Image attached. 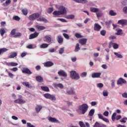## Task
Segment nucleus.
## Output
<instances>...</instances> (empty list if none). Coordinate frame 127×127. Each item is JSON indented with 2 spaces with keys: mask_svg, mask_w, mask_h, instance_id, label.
<instances>
[{
  "mask_svg": "<svg viewBox=\"0 0 127 127\" xmlns=\"http://www.w3.org/2000/svg\"><path fill=\"white\" fill-rule=\"evenodd\" d=\"M89 109V106L87 104H83L81 105H79L77 107L76 110L77 113L80 115H85Z\"/></svg>",
  "mask_w": 127,
  "mask_h": 127,
  "instance_id": "obj_1",
  "label": "nucleus"
},
{
  "mask_svg": "<svg viewBox=\"0 0 127 127\" xmlns=\"http://www.w3.org/2000/svg\"><path fill=\"white\" fill-rule=\"evenodd\" d=\"M70 77L72 80H79L80 79V75L75 70L70 71Z\"/></svg>",
  "mask_w": 127,
  "mask_h": 127,
  "instance_id": "obj_2",
  "label": "nucleus"
},
{
  "mask_svg": "<svg viewBox=\"0 0 127 127\" xmlns=\"http://www.w3.org/2000/svg\"><path fill=\"white\" fill-rule=\"evenodd\" d=\"M40 16V14L38 13H35L31 15H30L28 18L29 20L33 21L35 20V19H37V18H38Z\"/></svg>",
  "mask_w": 127,
  "mask_h": 127,
  "instance_id": "obj_3",
  "label": "nucleus"
},
{
  "mask_svg": "<svg viewBox=\"0 0 127 127\" xmlns=\"http://www.w3.org/2000/svg\"><path fill=\"white\" fill-rule=\"evenodd\" d=\"M44 97H45L46 99H49L51 101H56V97H55V95H51L49 93L44 94Z\"/></svg>",
  "mask_w": 127,
  "mask_h": 127,
  "instance_id": "obj_4",
  "label": "nucleus"
},
{
  "mask_svg": "<svg viewBox=\"0 0 127 127\" xmlns=\"http://www.w3.org/2000/svg\"><path fill=\"white\" fill-rule=\"evenodd\" d=\"M123 84H127V80L122 77L119 78L117 80V84L123 86Z\"/></svg>",
  "mask_w": 127,
  "mask_h": 127,
  "instance_id": "obj_5",
  "label": "nucleus"
},
{
  "mask_svg": "<svg viewBox=\"0 0 127 127\" xmlns=\"http://www.w3.org/2000/svg\"><path fill=\"white\" fill-rule=\"evenodd\" d=\"M59 10L60 12H61V14H62V15L63 14H66L67 13V10H66V8L64 6H61L59 8Z\"/></svg>",
  "mask_w": 127,
  "mask_h": 127,
  "instance_id": "obj_6",
  "label": "nucleus"
},
{
  "mask_svg": "<svg viewBox=\"0 0 127 127\" xmlns=\"http://www.w3.org/2000/svg\"><path fill=\"white\" fill-rule=\"evenodd\" d=\"M111 47H113L114 49H118L119 48V44L110 42L109 45V48L111 49Z\"/></svg>",
  "mask_w": 127,
  "mask_h": 127,
  "instance_id": "obj_7",
  "label": "nucleus"
},
{
  "mask_svg": "<svg viewBox=\"0 0 127 127\" xmlns=\"http://www.w3.org/2000/svg\"><path fill=\"white\" fill-rule=\"evenodd\" d=\"M22 72L24 74H28V75H31V74H32V72H31L30 69H29L27 67H23Z\"/></svg>",
  "mask_w": 127,
  "mask_h": 127,
  "instance_id": "obj_8",
  "label": "nucleus"
},
{
  "mask_svg": "<svg viewBox=\"0 0 127 127\" xmlns=\"http://www.w3.org/2000/svg\"><path fill=\"white\" fill-rule=\"evenodd\" d=\"M66 94H67V95H76V93H75L74 89L71 87L67 88Z\"/></svg>",
  "mask_w": 127,
  "mask_h": 127,
  "instance_id": "obj_9",
  "label": "nucleus"
},
{
  "mask_svg": "<svg viewBox=\"0 0 127 127\" xmlns=\"http://www.w3.org/2000/svg\"><path fill=\"white\" fill-rule=\"evenodd\" d=\"M44 41L47 42V43H53L51 41V36L47 35L44 37Z\"/></svg>",
  "mask_w": 127,
  "mask_h": 127,
  "instance_id": "obj_10",
  "label": "nucleus"
},
{
  "mask_svg": "<svg viewBox=\"0 0 127 127\" xmlns=\"http://www.w3.org/2000/svg\"><path fill=\"white\" fill-rule=\"evenodd\" d=\"M102 28V26L98 23L94 24V30L95 31H100L101 29Z\"/></svg>",
  "mask_w": 127,
  "mask_h": 127,
  "instance_id": "obj_11",
  "label": "nucleus"
},
{
  "mask_svg": "<svg viewBox=\"0 0 127 127\" xmlns=\"http://www.w3.org/2000/svg\"><path fill=\"white\" fill-rule=\"evenodd\" d=\"M38 35H39V33L36 32L29 35V39H34V38H36Z\"/></svg>",
  "mask_w": 127,
  "mask_h": 127,
  "instance_id": "obj_12",
  "label": "nucleus"
},
{
  "mask_svg": "<svg viewBox=\"0 0 127 127\" xmlns=\"http://www.w3.org/2000/svg\"><path fill=\"white\" fill-rule=\"evenodd\" d=\"M102 73L101 72H94L92 74V78H100Z\"/></svg>",
  "mask_w": 127,
  "mask_h": 127,
  "instance_id": "obj_13",
  "label": "nucleus"
},
{
  "mask_svg": "<svg viewBox=\"0 0 127 127\" xmlns=\"http://www.w3.org/2000/svg\"><path fill=\"white\" fill-rule=\"evenodd\" d=\"M53 65H54V63L50 61L44 63V65L45 67H51L52 66H53Z\"/></svg>",
  "mask_w": 127,
  "mask_h": 127,
  "instance_id": "obj_14",
  "label": "nucleus"
},
{
  "mask_svg": "<svg viewBox=\"0 0 127 127\" xmlns=\"http://www.w3.org/2000/svg\"><path fill=\"white\" fill-rule=\"evenodd\" d=\"M14 102L16 104H25V101L23 100L22 99H21V98L17 99L14 100Z\"/></svg>",
  "mask_w": 127,
  "mask_h": 127,
  "instance_id": "obj_15",
  "label": "nucleus"
},
{
  "mask_svg": "<svg viewBox=\"0 0 127 127\" xmlns=\"http://www.w3.org/2000/svg\"><path fill=\"white\" fill-rule=\"evenodd\" d=\"M5 64L7 66H12V67H14L18 65V64H17V63H13V62H11V63L5 62Z\"/></svg>",
  "mask_w": 127,
  "mask_h": 127,
  "instance_id": "obj_16",
  "label": "nucleus"
},
{
  "mask_svg": "<svg viewBox=\"0 0 127 127\" xmlns=\"http://www.w3.org/2000/svg\"><path fill=\"white\" fill-rule=\"evenodd\" d=\"M59 76H62L63 77H67V73L63 70H61L58 72Z\"/></svg>",
  "mask_w": 127,
  "mask_h": 127,
  "instance_id": "obj_17",
  "label": "nucleus"
},
{
  "mask_svg": "<svg viewBox=\"0 0 127 127\" xmlns=\"http://www.w3.org/2000/svg\"><path fill=\"white\" fill-rule=\"evenodd\" d=\"M118 24H122V25H127V20L121 19L118 21Z\"/></svg>",
  "mask_w": 127,
  "mask_h": 127,
  "instance_id": "obj_18",
  "label": "nucleus"
},
{
  "mask_svg": "<svg viewBox=\"0 0 127 127\" xmlns=\"http://www.w3.org/2000/svg\"><path fill=\"white\" fill-rule=\"evenodd\" d=\"M57 41H58V43H59V44H62V43H63L64 41L63 37H62L61 35H59L58 36Z\"/></svg>",
  "mask_w": 127,
  "mask_h": 127,
  "instance_id": "obj_19",
  "label": "nucleus"
},
{
  "mask_svg": "<svg viewBox=\"0 0 127 127\" xmlns=\"http://www.w3.org/2000/svg\"><path fill=\"white\" fill-rule=\"evenodd\" d=\"M17 56V53L16 52H11L10 54V55L8 56V58L9 59H11L12 58H14V57H16Z\"/></svg>",
  "mask_w": 127,
  "mask_h": 127,
  "instance_id": "obj_20",
  "label": "nucleus"
},
{
  "mask_svg": "<svg viewBox=\"0 0 127 127\" xmlns=\"http://www.w3.org/2000/svg\"><path fill=\"white\" fill-rule=\"evenodd\" d=\"M35 28H36L37 30H38V31H41V30H44L45 29V27L44 26H40L38 25H36L35 26Z\"/></svg>",
  "mask_w": 127,
  "mask_h": 127,
  "instance_id": "obj_21",
  "label": "nucleus"
},
{
  "mask_svg": "<svg viewBox=\"0 0 127 127\" xmlns=\"http://www.w3.org/2000/svg\"><path fill=\"white\" fill-rule=\"evenodd\" d=\"M87 39H81L79 40V43H80L81 45H86L87 43Z\"/></svg>",
  "mask_w": 127,
  "mask_h": 127,
  "instance_id": "obj_22",
  "label": "nucleus"
},
{
  "mask_svg": "<svg viewBox=\"0 0 127 127\" xmlns=\"http://www.w3.org/2000/svg\"><path fill=\"white\" fill-rule=\"evenodd\" d=\"M48 120L49 122H51V123H59V121L57 120L56 118H52V117H49L48 118Z\"/></svg>",
  "mask_w": 127,
  "mask_h": 127,
  "instance_id": "obj_23",
  "label": "nucleus"
},
{
  "mask_svg": "<svg viewBox=\"0 0 127 127\" xmlns=\"http://www.w3.org/2000/svg\"><path fill=\"white\" fill-rule=\"evenodd\" d=\"M42 110V106L37 105L35 107V111L37 114H38Z\"/></svg>",
  "mask_w": 127,
  "mask_h": 127,
  "instance_id": "obj_24",
  "label": "nucleus"
},
{
  "mask_svg": "<svg viewBox=\"0 0 127 127\" xmlns=\"http://www.w3.org/2000/svg\"><path fill=\"white\" fill-rule=\"evenodd\" d=\"M93 127H107V125L105 124L100 125V123L96 122Z\"/></svg>",
  "mask_w": 127,
  "mask_h": 127,
  "instance_id": "obj_25",
  "label": "nucleus"
},
{
  "mask_svg": "<svg viewBox=\"0 0 127 127\" xmlns=\"http://www.w3.org/2000/svg\"><path fill=\"white\" fill-rule=\"evenodd\" d=\"M90 11L91 12H94L96 13V12H99V11H100V9H99V8H95V7H90Z\"/></svg>",
  "mask_w": 127,
  "mask_h": 127,
  "instance_id": "obj_26",
  "label": "nucleus"
},
{
  "mask_svg": "<svg viewBox=\"0 0 127 127\" xmlns=\"http://www.w3.org/2000/svg\"><path fill=\"white\" fill-rule=\"evenodd\" d=\"M116 30L117 32L115 34L116 35H122V34H123V30H122L120 28H117V29H116Z\"/></svg>",
  "mask_w": 127,
  "mask_h": 127,
  "instance_id": "obj_27",
  "label": "nucleus"
},
{
  "mask_svg": "<svg viewBox=\"0 0 127 127\" xmlns=\"http://www.w3.org/2000/svg\"><path fill=\"white\" fill-rule=\"evenodd\" d=\"M8 49L6 48H0V55H1V54H3L5 52H6V51H8Z\"/></svg>",
  "mask_w": 127,
  "mask_h": 127,
  "instance_id": "obj_28",
  "label": "nucleus"
},
{
  "mask_svg": "<svg viewBox=\"0 0 127 127\" xmlns=\"http://www.w3.org/2000/svg\"><path fill=\"white\" fill-rule=\"evenodd\" d=\"M36 80L37 82L41 83V82L43 81V78H42V77H41V76H37L36 77Z\"/></svg>",
  "mask_w": 127,
  "mask_h": 127,
  "instance_id": "obj_29",
  "label": "nucleus"
},
{
  "mask_svg": "<svg viewBox=\"0 0 127 127\" xmlns=\"http://www.w3.org/2000/svg\"><path fill=\"white\" fill-rule=\"evenodd\" d=\"M114 55H115V56H116V57H117V58H120L122 59L123 58V55H122V54H121V53H118V52H114Z\"/></svg>",
  "mask_w": 127,
  "mask_h": 127,
  "instance_id": "obj_30",
  "label": "nucleus"
},
{
  "mask_svg": "<svg viewBox=\"0 0 127 127\" xmlns=\"http://www.w3.org/2000/svg\"><path fill=\"white\" fill-rule=\"evenodd\" d=\"M37 21H43V22H47V19L44 17H40L37 19Z\"/></svg>",
  "mask_w": 127,
  "mask_h": 127,
  "instance_id": "obj_31",
  "label": "nucleus"
},
{
  "mask_svg": "<svg viewBox=\"0 0 127 127\" xmlns=\"http://www.w3.org/2000/svg\"><path fill=\"white\" fill-rule=\"evenodd\" d=\"M76 2H78L79 3H87V0H74Z\"/></svg>",
  "mask_w": 127,
  "mask_h": 127,
  "instance_id": "obj_32",
  "label": "nucleus"
},
{
  "mask_svg": "<svg viewBox=\"0 0 127 127\" xmlns=\"http://www.w3.org/2000/svg\"><path fill=\"white\" fill-rule=\"evenodd\" d=\"M109 14L111 16H116L117 15V12H115L113 10H111L109 11Z\"/></svg>",
  "mask_w": 127,
  "mask_h": 127,
  "instance_id": "obj_33",
  "label": "nucleus"
},
{
  "mask_svg": "<svg viewBox=\"0 0 127 127\" xmlns=\"http://www.w3.org/2000/svg\"><path fill=\"white\" fill-rule=\"evenodd\" d=\"M48 46H49V44L44 43V44H42V45H41L40 47L41 49H45V48H47V47H48Z\"/></svg>",
  "mask_w": 127,
  "mask_h": 127,
  "instance_id": "obj_34",
  "label": "nucleus"
},
{
  "mask_svg": "<svg viewBox=\"0 0 127 127\" xmlns=\"http://www.w3.org/2000/svg\"><path fill=\"white\" fill-rule=\"evenodd\" d=\"M55 88H60V89H63L64 88L63 84L62 83L55 84Z\"/></svg>",
  "mask_w": 127,
  "mask_h": 127,
  "instance_id": "obj_35",
  "label": "nucleus"
},
{
  "mask_svg": "<svg viewBox=\"0 0 127 127\" xmlns=\"http://www.w3.org/2000/svg\"><path fill=\"white\" fill-rule=\"evenodd\" d=\"M67 19H74L75 18V15L74 14H70L66 16Z\"/></svg>",
  "mask_w": 127,
  "mask_h": 127,
  "instance_id": "obj_36",
  "label": "nucleus"
},
{
  "mask_svg": "<svg viewBox=\"0 0 127 127\" xmlns=\"http://www.w3.org/2000/svg\"><path fill=\"white\" fill-rule=\"evenodd\" d=\"M94 114H95V109H91L89 111L88 115L90 117H93V116H94Z\"/></svg>",
  "mask_w": 127,
  "mask_h": 127,
  "instance_id": "obj_37",
  "label": "nucleus"
},
{
  "mask_svg": "<svg viewBox=\"0 0 127 127\" xmlns=\"http://www.w3.org/2000/svg\"><path fill=\"white\" fill-rule=\"evenodd\" d=\"M41 89L43 91H45V92H49V88L47 86H41Z\"/></svg>",
  "mask_w": 127,
  "mask_h": 127,
  "instance_id": "obj_38",
  "label": "nucleus"
},
{
  "mask_svg": "<svg viewBox=\"0 0 127 127\" xmlns=\"http://www.w3.org/2000/svg\"><path fill=\"white\" fill-rule=\"evenodd\" d=\"M54 15L58 16V15H62L60 11H54L53 13Z\"/></svg>",
  "mask_w": 127,
  "mask_h": 127,
  "instance_id": "obj_39",
  "label": "nucleus"
},
{
  "mask_svg": "<svg viewBox=\"0 0 127 127\" xmlns=\"http://www.w3.org/2000/svg\"><path fill=\"white\" fill-rule=\"evenodd\" d=\"M22 85L25 86V87H27V88H30V84L29 82H22Z\"/></svg>",
  "mask_w": 127,
  "mask_h": 127,
  "instance_id": "obj_40",
  "label": "nucleus"
},
{
  "mask_svg": "<svg viewBox=\"0 0 127 127\" xmlns=\"http://www.w3.org/2000/svg\"><path fill=\"white\" fill-rule=\"evenodd\" d=\"M102 94L103 97H108L109 96V92H108V90H104Z\"/></svg>",
  "mask_w": 127,
  "mask_h": 127,
  "instance_id": "obj_41",
  "label": "nucleus"
},
{
  "mask_svg": "<svg viewBox=\"0 0 127 127\" xmlns=\"http://www.w3.org/2000/svg\"><path fill=\"white\" fill-rule=\"evenodd\" d=\"M80 50V45L79 44H77L75 46L74 51L75 52H78Z\"/></svg>",
  "mask_w": 127,
  "mask_h": 127,
  "instance_id": "obj_42",
  "label": "nucleus"
},
{
  "mask_svg": "<svg viewBox=\"0 0 127 127\" xmlns=\"http://www.w3.org/2000/svg\"><path fill=\"white\" fill-rule=\"evenodd\" d=\"M13 20H16V21H19L20 20V17H19L18 16H14L12 17Z\"/></svg>",
  "mask_w": 127,
  "mask_h": 127,
  "instance_id": "obj_43",
  "label": "nucleus"
},
{
  "mask_svg": "<svg viewBox=\"0 0 127 127\" xmlns=\"http://www.w3.org/2000/svg\"><path fill=\"white\" fill-rule=\"evenodd\" d=\"M4 33H5V30H4L3 28H1L0 29V34L1 36H3Z\"/></svg>",
  "mask_w": 127,
  "mask_h": 127,
  "instance_id": "obj_44",
  "label": "nucleus"
},
{
  "mask_svg": "<svg viewBox=\"0 0 127 127\" xmlns=\"http://www.w3.org/2000/svg\"><path fill=\"white\" fill-rule=\"evenodd\" d=\"M22 12L24 15H27V13H28V10H27V9H22Z\"/></svg>",
  "mask_w": 127,
  "mask_h": 127,
  "instance_id": "obj_45",
  "label": "nucleus"
},
{
  "mask_svg": "<svg viewBox=\"0 0 127 127\" xmlns=\"http://www.w3.org/2000/svg\"><path fill=\"white\" fill-rule=\"evenodd\" d=\"M64 48L63 47V48H61L59 50V54H63V53H64Z\"/></svg>",
  "mask_w": 127,
  "mask_h": 127,
  "instance_id": "obj_46",
  "label": "nucleus"
},
{
  "mask_svg": "<svg viewBox=\"0 0 127 127\" xmlns=\"http://www.w3.org/2000/svg\"><path fill=\"white\" fill-rule=\"evenodd\" d=\"M36 46H34L33 47L32 44L29 45L27 46V48L28 49H34V48H36Z\"/></svg>",
  "mask_w": 127,
  "mask_h": 127,
  "instance_id": "obj_47",
  "label": "nucleus"
},
{
  "mask_svg": "<svg viewBox=\"0 0 127 127\" xmlns=\"http://www.w3.org/2000/svg\"><path fill=\"white\" fill-rule=\"evenodd\" d=\"M75 36L76 37V38H82L83 36L81 35V33H76L75 34Z\"/></svg>",
  "mask_w": 127,
  "mask_h": 127,
  "instance_id": "obj_48",
  "label": "nucleus"
},
{
  "mask_svg": "<svg viewBox=\"0 0 127 127\" xmlns=\"http://www.w3.org/2000/svg\"><path fill=\"white\" fill-rule=\"evenodd\" d=\"M116 116H117V113L116 112L114 113L112 116V120L113 122L116 120Z\"/></svg>",
  "mask_w": 127,
  "mask_h": 127,
  "instance_id": "obj_49",
  "label": "nucleus"
},
{
  "mask_svg": "<svg viewBox=\"0 0 127 127\" xmlns=\"http://www.w3.org/2000/svg\"><path fill=\"white\" fill-rule=\"evenodd\" d=\"M127 118L125 117L122 119L121 120H120V123H124V124H126V123H127Z\"/></svg>",
  "mask_w": 127,
  "mask_h": 127,
  "instance_id": "obj_50",
  "label": "nucleus"
},
{
  "mask_svg": "<svg viewBox=\"0 0 127 127\" xmlns=\"http://www.w3.org/2000/svg\"><path fill=\"white\" fill-rule=\"evenodd\" d=\"M63 35L64 37V38H65V39H67V40H69L70 38V37L69 36V35H68V34L63 33Z\"/></svg>",
  "mask_w": 127,
  "mask_h": 127,
  "instance_id": "obj_51",
  "label": "nucleus"
},
{
  "mask_svg": "<svg viewBox=\"0 0 127 127\" xmlns=\"http://www.w3.org/2000/svg\"><path fill=\"white\" fill-rule=\"evenodd\" d=\"M22 34L21 33L17 32L15 34V35H14V37L15 38H16V37H20L21 36Z\"/></svg>",
  "mask_w": 127,
  "mask_h": 127,
  "instance_id": "obj_52",
  "label": "nucleus"
},
{
  "mask_svg": "<svg viewBox=\"0 0 127 127\" xmlns=\"http://www.w3.org/2000/svg\"><path fill=\"white\" fill-rule=\"evenodd\" d=\"M96 16L97 17H101V16H102V15H103V13H102V12H97L96 13Z\"/></svg>",
  "mask_w": 127,
  "mask_h": 127,
  "instance_id": "obj_53",
  "label": "nucleus"
},
{
  "mask_svg": "<svg viewBox=\"0 0 127 127\" xmlns=\"http://www.w3.org/2000/svg\"><path fill=\"white\" fill-rule=\"evenodd\" d=\"M7 73L9 78H11V79H13V77H14V75H13V74L9 72V71H7Z\"/></svg>",
  "mask_w": 127,
  "mask_h": 127,
  "instance_id": "obj_54",
  "label": "nucleus"
},
{
  "mask_svg": "<svg viewBox=\"0 0 127 127\" xmlns=\"http://www.w3.org/2000/svg\"><path fill=\"white\" fill-rule=\"evenodd\" d=\"M87 76V72H83L80 73V76L82 77V78H84V77H86Z\"/></svg>",
  "mask_w": 127,
  "mask_h": 127,
  "instance_id": "obj_55",
  "label": "nucleus"
},
{
  "mask_svg": "<svg viewBox=\"0 0 127 127\" xmlns=\"http://www.w3.org/2000/svg\"><path fill=\"white\" fill-rule=\"evenodd\" d=\"M97 88H103L104 87V84L102 83H98L96 85Z\"/></svg>",
  "mask_w": 127,
  "mask_h": 127,
  "instance_id": "obj_56",
  "label": "nucleus"
},
{
  "mask_svg": "<svg viewBox=\"0 0 127 127\" xmlns=\"http://www.w3.org/2000/svg\"><path fill=\"white\" fill-rule=\"evenodd\" d=\"M105 23L106 25L108 26V27H110L112 23V21L110 20L109 21L106 22Z\"/></svg>",
  "mask_w": 127,
  "mask_h": 127,
  "instance_id": "obj_57",
  "label": "nucleus"
},
{
  "mask_svg": "<svg viewBox=\"0 0 127 127\" xmlns=\"http://www.w3.org/2000/svg\"><path fill=\"white\" fill-rule=\"evenodd\" d=\"M79 124L80 127H86V126H85V124L83 122L80 121Z\"/></svg>",
  "mask_w": 127,
  "mask_h": 127,
  "instance_id": "obj_58",
  "label": "nucleus"
},
{
  "mask_svg": "<svg viewBox=\"0 0 127 127\" xmlns=\"http://www.w3.org/2000/svg\"><path fill=\"white\" fill-rule=\"evenodd\" d=\"M57 20H60L62 22H67V20H66V19L64 18H58Z\"/></svg>",
  "mask_w": 127,
  "mask_h": 127,
  "instance_id": "obj_59",
  "label": "nucleus"
},
{
  "mask_svg": "<svg viewBox=\"0 0 127 127\" xmlns=\"http://www.w3.org/2000/svg\"><path fill=\"white\" fill-rule=\"evenodd\" d=\"M98 117L99 120H103L104 119V116H103V115H102L101 114H98Z\"/></svg>",
  "mask_w": 127,
  "mask_h": 127,
  "instance_id": "obj_60",
  "label": "nucleus"
},
{
  "mask_svg": "<svg viewBox=\"0 0 127 127\" xmlns=\"http://www.w3.org/2000/svg\"><path fill=\"white\" fill-rule=\"evenodd\" d=\"M53 10H54L53 7L49 8L48 10V13H51V12H52Z\"/></svg>",
  "mask_w": 127,
  "mask_h": 127,
  "instance_id": "obj_61",
  "label": "nucleus"
},
{
  "mask_svg": "<svg viewBox=\"0 0 127 127\" xmlns=\"http://www.w3.org/2000/svg\"><path fill=\"white\" fill-rule=\"evenodd\" d=\"M27 127H35L34 125H32L30 123H27Z\"/></svg>",
  "mask_w": 127,
  "mask_h": 127,
  "instance_id": "obj_62",
  "label": "nucleus"
},
{
  "mask_svg": "<svg viewBox=\"0 0 127 127\" xmlns=\"http://www.w3.org/2000/svg\"><path fill=\"white\" fill-rule=\"evenodd\" d=\"M123 98H125V99H127V93L125 92L122 94Z\"/></svg>",
  "mask_w": 127,
  "mask_h": 127,
  "instance_id": "obj_63",
  "label": "nucleus"
},
{
  "mask_svg": "<svg viewBox=\"0 0 127 127\" xmlns=\"http://www.w3.org/2000/svg\"><path fill=\"white\" fill-rule=\"evenodd\" d=\"M122 4L123 5H127V0H124L122 2Z\"/></svg>",
  "mask_w": 127,
  "mask_h": 127,
  "instance_id": "obj_64",
  "label": "nucleus"
}]
</instances>
